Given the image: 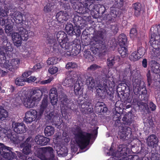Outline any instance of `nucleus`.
<instances>
[{
  "mask_svg": "<svg viewBox=\"0 0 160 160\" xmlns=\"http://www.w3.org/2000/svg\"><path fill=\"white\" fill-rule=\"evenodd\" d=\"M88 86V88L92 90L95 87V82L91 75L86 74L78 78L74 84V91L75 95L78 97V104L80 108L81 112L84 114L92 113L93 112V108L91 103V99H88L86 100L83 103H81L82 101L79 99L82 96L83 94V88L84 82Z\"/></svg>",
  "mask_w": 160,
  "mask_h": 160,
  "instance_id": "1",
  "label": "nucleus"
},
{
  "mask_svg": "<svg viewBox=\"0 0 160 160\" xmlns=\"http://www.w3.org/2000/svg\"><path fill=\"white\" fill-rule=\"evenodd\" d=\"M107 36L106 30L102 28L95 32L90 42L92 46L91 50L94 54L99 55L105 52L107 48L106 41Z\"/></svg>",
  "mask_w": 160,
  "mask_h": 160,
  "instance_id": "2",
  "label": "nucleus"
},
{
  "mask_svg": "<svg viewBox=\"0 0 160 160\" xmlns=\"http://www.w3.org/2000/svg\"><path fill=\"white\" fill-rule=\"evenodd\" d=\"M73 134L76 143H71V147L72 152H74L78 151V147L82 149L86 148L89 145L92 136V133L83 131L79 126L76 128Z\"/></svg>",
  "mask_w": 160,
  "mask_h": 160,
  "instance_id": "3",
  "label": "nucleus"
},
{
  "mask_svg": "<svg viewBox=\"0 0 160 160\" xmlns=\"http://www.w3.org/2000/svg\"><path fill=\"white\" fill-rule=\"evenodd\" d=\"M56 37L58 42L52 37H48L46 42L50 48V50L53 51L56 55L59 51L64 48L68 44L69 40L67 35L62 31H58L56 34Z\"/></svg>",
  "mask_w": 160,
  "mask_h": 160,
  "instance_id": "4",
  "label": "nucleus"
},
{
  "mask_svg": "<svg viewBox=\"0 0 160 160\" xmlns=\"http://www.w3.org/2000/svg\"><path fill=\"white\" fill-rule=\"evenodd\" d=\"M81 46L80 41L76 39L73 41V45H69L68 43L64 48L56 55L61 57H69L71 56H75L78 55L80 52Z\"/></svg>",
  "mask_w": 160,
  "mask_h": 160,
  "instance_id": "5",
  "label": "nucleus"
},
{
  "mask_svg": "<svg viewBox=\"0 0 160 160\" xmlns=\"http://www.w3.org/2000/svg\"><path fill=\"white\" fill-rule=\"evenodd\" d=\"M18 33L14 32L12 37L14 45L17 47L20 46L22 43V40L26 41L29 38L28 31L22 27H17Z\"/></svg>",
  "mask_w": 160,
  "mask_h": 160,
  "instance_id": "6",
  "label": "nucleus"
},
{
  "mask_svg": "<svg viewBox=\"0 0 160 160\" xmlns=\"http://www.w3.org/2000/svg\"><path fill=\"white\" fill-rule=\"evenodd\" d=\"M54 150L50 146L41 148L37 151L38 157L42 160H52L54 157Z\"/></svg>",
  "mask_w": 160,
  "mask_h": 160,
  "instance_id": "7",
  "label": "nucleus"
},
{
  "mask_svg": "<svg viewBox=\"0 0 160 160\" xmlns=\"http://www.w3.org/2000/svg\"><path fill=\"white\" fill-rule=\"evenodd\" d=\"M113 114L114 115L113 116V120L115 121V124L116 126H120V124L121 123L120 119L121 118H122V123L124 124L129 125L132 121L131 117H129L127 115L123 114L122 112H119L116 111L115 112H113Z\"/></svg>",
  "mask_w": 160,
  "mask_h": 160,
  "instance_id": "8",
  "label": "nucleus"
},
{
  "mask_svg": "<svg viewBox=\"0 0 160 160\" xmlns=\"http://www.w3.org/2000/svg\"><path fill=\"white\" fill-rule=\"evenodd\" d=\"M131 76L133 77V88L137 89L138 91L141 88L144 86L145 83L143 81H141L140 79L141 76L139 72L137 70L131 72Z\"/></svg>",
  "mask_w": 160,
  "mask_h": 160,
  "instance_id": "9",
  "label": "nucleus"
},
{
  "mask_svg": "<svg viewBox=\"0 0 160 160\" xmlns=\"http://www.w3.org/2000/svg\"><path fill=\"white\" fill-rule=\"evenodd\" d=\"M2 39L3 42L7 43L6 46L3 47L1 49L0 53L2 56L3 60L6 58V55L8 56V54H11L12 52L13 51V48H12V44L10 42H8V39L6 36H2Z\"/></svg>",
  "mask_w": 160,
  "mask_h": 160,
  "instance_id": "10",
  "label": "nucleus"
},
{
  "mask_svg": "<svg viewBox=\"0 0 160 160\" xmlns=\"http://www.w3.org/2000/svg\"><path fill=\"white\" fill-rule=\"evenodd\" d=\"M38 117L39 115L36 110L30 109L26 112L24 120L26 123H31L33 121L40 120L41 118H39Z\"/></svg>",
  "mask_w": 160,
  "mask_h": 160,
  "instance_id": "11",
  "label": "nucleus"
},
{
  "mask_svg": "<svg viewBox=\"0 0 160 160\" xmlns=\"http://www.w3.org/2000/svg\"><path fill=\"white\" fill-rule=\"evenodd\" d=\"M111 152H112L113 156V159L112 160H116L118 158H122L126 156L128 154L127 148L126 147L122 145H120L117 151L114 152L112 151L111 148Z\"/></svg>",
  "mask_w": 160,
  "mask_h": 160,
  "instance_id": "12",
  "label": "nucleus"
},
{
  "mask_svg": "<svg viewBox=\"0 0 160 160\" xmlns=\"http://www.w3.org/2000/svg\"><path fill=\"white\" fill-rule=\"evenodd\" d=\"M70 2L72 4V6L74 10L77 13L82 14L87 13L85 3L83 4L77 0H70Z\"/></svg>",
  "mask_w": 160,
  "mask_h": 160,
  "instance_id": "13",
  "label": "nucleus"
},
{
  "mask_svg": "<svg viewBox=\"0 0 160 160\" xmlns=\"http://www.w3.org/2000/svg\"><path fill=\"white\" fill-rule=\"evenodd\" d=\"M1 147L0 148V154L5 159L8 160H12L14 157L15 153L10 150L9 147L5 146L3 144H1Z\"/></svg>",
  "mask_w": 160,
  "mask_h": 160,
  "instance_id": "14",
  "label": "nucleus"
},
{
  "mask_svg": "<svg viewBox=\"0 0 160 160\" xmlns=\"http://www.w3.org/2000/svg\"><path fill=\"white\" fill-rule=\"evenodd\" d=\"M20 60L19 59H12L9 62V61H6L4 63V66L8 70L12 72H14L19 65Z\"/></svg>",
  "mask_w": 160,
  "mask_h": 160,
  "instance_id": "15",
  "label": "nucleus"
},
{
  "mask_svg": "<svg viewBox=\"0 0 160 160\" xmlns=\"http://www.w3.org/2000/svg\"><path fill=\"white\" fill-rule=\"evenodd\" d=\"M47 91V89L46 88L36 87L32 89L31 96L39 102L41 100L43 93Z\"/></svg>",
  "mask_w": 160,
  "mask_h": 160,
  "instance_id": "16",
  "label": "nucleus"
},
{
  "mask_svg": "<svg viewBox=\"0 0 160 160\" xmlns=\"http://www.w3.org/2000/svg\"><path fill=\"white\" fill-rule=\"evenodd\" d=\"M159 37L156 36L154 38V35H152L151 38L150 42L152 46L156 49L155 53L157 57L160 56V40H158Z\"/></svg>",
  "mask_w": 160,
  "mask_h": 160,
  "instance_id": "17",
  "label": "nucleus"
},
{
  "mask_svg": "<svg viewBox=\"0 0 160 160\" xmlns=\"http://www.w3.org/2000/svg\"><path fill=\"white\" fill-rule=\"evenodd\" d=\"M12 128L17 133L23 134L26 132L27 129L25 125L23 122H13Z\"/></svg>",
  "mask_w": 160,
  "mask_h": 160,
  "instance_id": "18",
  "label": "nucleus"
},
{
  "mask_svg": "<svg viewBox=\"0 0 160 160\" xmlns=\"http://www.w3.org/2000/svg\"><path fill=\"white\" fill-rule=\"evenodd\" d=\"M48 96L47 95H44V97L42 101L41 104L40 106L38 112V114L39 115V118H41L43 115L44 112H46L47 108L48 106Z\"/></svg>",
  "mask_w": 160,
  "mask_h": 160,
  "instance_id": "19",
  "label": "nucleus"
},
{
  "mask_svg": "<svg viewBox=\"0 0 160 160\" xmlns=\"http://www.w3.org/2000/svg\"><path fill=\"white\" fill-rule=\"evenodd\" d=\"M158 140L156 135L152 134L148 136L146 139L148 146L151 148L156 147L158 145Z\"/></svg>",
  "mask_w": 160,
  "mask_h": 160,
  "instance_id": "20",
  "label": "nucleus"
},
{
  "mask_svg": "<svg viewBox=\"0 0 160 160\" xmlns=\"http://www.w3.org/2000/svg\"><path fill=\"white\" fill-rule=\"evenodd\" d=\"M38 102L32 96L28 97L25 99L23 104L27 108H31L37 106Z\"/></svg>",
  "mask_w": 160,
  "mask_h": 160,
  "instance_id": "21",
  "label": "nucleus"
},
{
  "mask_svg": "<svg viewBox=\"0 0 160 160\" xmlns=\"http://www.w3.org/2000/svg\"><path fill=\"white\" fill-rule=\"evenodd\" d=\"M69 13L66 11H60L57 13L56 18L60 23H63L65 21H67L69 18Z\"/></svg>",
  "mask_w": 160,
  "mask_h": 160,
  "instance_id": "22",
  "label": "nucleus"
},
{
  "mask_svg": "<svg viewBox=\"0 0 160 160\" xmlns=\"http://www.w3.org/2000/svg\"><path fill=\"white\" fill-rule=\"evenodd\" d=\"M95 110L97 114L102 115L107 112L108 108L104 103L98 101L96 104Z\"/></svg>",
  "mask_w": 160,
  "mask_h": 160,
  "instance_id": "23",
  "label": "nucleus"
},
{
  "mask_svg": "<svg viewBox=\"0 0 160 160\" xmlns=\"http://www.w3.org/2000/svg\"><path fill=\"white\" fill-rule=\"evenodd\" d=\"M35 140L38 144L41 146L48 145L50 141L49 138L40 135H38L36 136Z\"/></svg>",
  "mask_w": 160,
  "mask_h": 160,
  "instance_id": "24",
  "label": "nucleus"
},
{
  "mask_svg": "<svg viewBox=\"0 0 160 160\" xmlns=\"http://www.w3.org/2000/svg\"><path fill=\"white\" fill-rule=\"evenodd\" d=\"M85 6L86 7V10L87 13L89 11L91 12L92 15L94 17L95 15V10L97 8V4L95 5L92 2V0H88L85 2Z\"/></svg>",
  "mask_w": 160,
  "mask_h": 160,
  "instance_id": "25",
  "label": "nucleus"
},
{
  "mask_svg": "<svg viewBox=\"0 0 160 160\" xmlns=\"http://www.w3.org/2000/svg\"><path fill=\"white\" fill-rule=\"evenodd\" d=\"M10 15L17 24H20L22 25L23 23L22 18L23 14L20 12H14L13 13H10Z\"/></svg>",
  "mask_w": 160,
  "mask_h": 160,
  "instance_id": "26",
  "label": "nucleus"
},
{
  "mask_svg": "<svg viewBox=\"0 0 160 160\" xmlns=\"http://www.w3.org/2000/svg\"><path fill=\"white\" fill-rule=\"evenodd\" d=\"M48 1L43 8V11L45 13H48L54 11L56 3V0H48Z\"/></svg>",
  "mask_w": 160,
  "mask_h": 160,
  "instance_id": "27",
  "label": "nucleus"
},
{
  "mask_svg": "<svg viewBox=\"0 0 160 160\" xmlns=\"http://www.w3.org/2000/svg\"><path fill=\"white\" fill-rule=\"evenodd\" d=\"M121 129V131H119L118 134L121 138L125 139L129 134L130 135L131 134V129L129 127H119V129Z\"/></svg>",
  "mask_w": 160,
  "mask_h": 160,
  "instance_id": "28",
  "label": "nucleus"
},
{
  "mask_svg": "<svg viewBox=\"0 0 160 160\" xmlns=\"http://www.w3.org/2000/svg\"><path fill=\"white\" fill-rule=\"evenodd\" d=\"M8 13L6 11L0 8V23L2 26L8 22Z\"/></svg>",
  "mask_w": 160,
  "mask_h": 160,
  "instance_id": "29",
  "label": "nucleus"
},
{
  "mask_svg": "<svg viewBox=\"0 0 160 160\" xmlns=\"http://www.w3.org/2000/svg\"><path fill=\"white\" fill-rule=\"evenodd\" d=\"M132 7L134 10V15L136 17L139 16L143 12L141 4L140 3H134L133 4Z\"/></svg>",
  "mask_w": 160,
  "mask_h": 160,
  "instance_id": "30",
  "label": "nucleus"
},
{
  "mask_svg": "<svg viewBox=\"0 0 160 160\" xmlns=\"http://www.w3.org/2000/svg\"><path fill=\"white\" fill-rule=\"evenodd\" d=\"M105 11V8L103 5H102L100 4H97V8L95 11V15L93 17L97 18L100 16V15L103 14Z\"/></svg>",
  "mask_w": 160,
  "mask_h": 160,
  "instance_id": "31",
  "label": "nucleus"
},
{
  "mask_svg": "<svg viewBox=\"0 0 160 160\" xmlns=\"http://www.w3.org/2000/svg\"><path fill=\"white\" fill-rule=\"evenodd\" d=\"M20 147L22 148V152L26 155H28L32 152V146L29 144L21 143L20 144Z\"/></svg>",
  "mask_w": 160,
  "mask_h": 160,
  "instance_id": "32",
  "label": "nucleus"
},
{
  "mask_svg": "<svg viewBox=\"0 0 160 160\" xmlns=\"http://www.w3.org/2000/svg\"><path fill=\"white\" fill-rule=\"evenodd\" d=\"M118 41L119 46H126L127 44V38L124 34H121L118 36Z\"/></svg>",
  "mask_w": 160,
  "mask_h": 160,
  "instance_id": "33",
  "label": "nucleus"
},
{
  "mask_svg": "<svg viewBox=\"0 0 160 160\" xmlns=\"http://www.w3.org/2000/svg\"><path fill=\"white\" fill-rule=\"evenodd\" d=\"M132 103L133 105H137L140 109L142 110H144L146 109L148 106L147 104L145 103L142 102L140 100H138L136 99H133L132 102Z\"/></svg>",
  "mask_w": 160,
  "mask_h": 160,
  "instance_id": "34",
  "label": "nucleus"
},
{
  "mask_svg": "<svg viewBox=\"0 0 160 160\" xmlns=\"http://www.w3.org/2000/svg\"><path fill=\"white\" fill-rule=\"evenodd\" d=\"M54 128L51 126H47L44 130L45 135L47 137L52 136L54 133Z\"/></svg>",
  "mask_w": 160,
  "mask_h": 160,
  "instance_id": "35",
  "label": "nucleus"
},
{
  "mask_svg": "<svg viewBox=\"0 0 160 160\" xmlns=\"http://www.w3.org/2000/svg\"><path fill=\"white\" fill-rule=\"evenodd\" d=\"M124 3V0H112L111 1V5L112 4V7L118 8L122 7Z\"/></svg>",
  "mask_w": 160,
  "mask_h": 160,
  "instance_id": "36",
  "label": "nucleus"
},
{
  "mask_svg": "<svg viewBox=\"0 0 160 160\" xmlns=\"http://www.w3.org/2000/svg\"><path fill=\"white\" fill-rule=\"evenodd\" d=\"M125 46H119L118 49V52L122 58L126 57L128 54V49Z\"/></svg>",
  "mask_w": 160,
  "mask_h": 160,
  "instance_id": "37",
  "label": "nucleus"
},
{
  "mask_svg": "<svg viewBox=\"0 0 160 160\" xmlns=\"http://www.w3.org/2000/svg\"><path fill=\"white\" fill-rule=\"evenodd\" d=\"M110 59L108 58L107 59V65L105 66L103 68L102 72L103 73L104 76L106 78H109L110 77L108 74L109 72V69H110Z\"/></svg>",
  "mask_w": 160,
  "mask_h": 160,
  "instance_id": "38",
  "label": "nucleus"
},
{
  "mask_svg": "<svg viewBox=\"0 0 160 160\" xmlns=\"http://www.w3.org/2000/svg\"><path fill=\"white\" fill-rule=\"evenodd\" d=\"M74 28L75 27L71 23H68L66 25L65 30L69 35L72 36L74 34Z\"/></svg>",
  "mask_w": 160,
  "mask_h": 160,
  "instance_id": "39",
  "label": "nucleus"
},
{
  "mask_svg": "<svg viewBox=\"0 0 160 160\" xmlns=\"http://www.w3.org/2000/svg\"><path fill=\"white\" fill-rule=\"evenodd\" d=\"M97 94L96 95V98H98V100H100V99H102L104 98L106 95V92L104 90L98 88L97 89Z\"/></svg>",
  "mask_w": 160,
  "mask_h": 160,
  "instance_id": "40",
  "label": "nucleus"
},
{
  "mask_svg": "<svg viewBox=\"0 0 160 160\" xmlns=\"http://www.w3.org/2000/svg\"><path fill=\"white\" fill-rule=\"evenodd\" d=\"M151 68V70L154 73H159L160 72V64L156 62H154Z\"/></svg>",
  "mask_w": 160,
  "mask_h": 160,
  "instance_id": "41",
  "label": "nucleus"
},
{
  "mask_svg": "<svg viewBox=\"0 0 160 160\" xmlns=\"http://www.w3.org/2000/svg\"><path fill=\"white\" fill-rule=\"evenodd\" d=\"M73 22L77 26L80 27L82 26V24L83 22L82 18L78 15L75 16L73 18Z\"/></svg>",
  "mask_w": 160,
  "mask_h": 160,
  "instance_id": "42",
  "label": "nucleus"
},
{
  "mask_svg": "<svg viewBox=\"0 0 160 160\" xmlns=\"http://www.w3.org/2000/svg\"><path fill=\"white\" fill-rule=\"evenodd\" d=\"M8 116V111L2 106H0V120H3Z\"/></svg>",
  "mask_w": 160,
  "mask_h": 160,
  "instance_id": "43",
  "label": "nucleus"
},
{
  "mask_svg": "<svg viewBox=\"0 0 160 160\" xmlns=\"http://www.w3.org/2000/svg\"><path fill=\"white\" fill-rule=\"evenodd\" d=\"M26 80L22 76L17 77L15 80V83L17 86H22L25 84Z\"/></svg>",
  "mask_w": 160,
  "mask_h": 160,
  "instance_id": "44",
  "label": "nucleus"
},
{
  "mask_svg": "<svg viewBox=\"0 0 160 160\" xmlns=\"http://www.w3.org/2000/svg\"><path fill=\"white\" fill-rule=\"evenodd\" d=\"M52 122L53 125H54L57 128L59 129L61 128L60 126L62 124V120L60 119V117L56 116L52 120Z\"/></svg>",
  "mask_w": 160,
  "mask_h": 160,
  "instance_id": "45",
  "label": "nucleus"
},
{
  "mask_svg": "<svg viewBox=\"0 0 160 160\" xmlns=\"http://www.w3.org/2000/svg\"><path fill=\"white\" fill-rule=\"evenodd\" d=\"M58 58L56 57H52L49 58L47 60V62L49 65L55 64L58 62Z\"/></svg>",
  "mask_w": 160,
  "mask_h": 160,
  "instance_id": "46",
  "label": "nucleus"
},
{
  "mask_svg": "<svg viewBox=\"0 0 160 160\" xmlns=\"http://www.w3.org/2000/svg\"><path fill=\"white\" fill-rule=\"evenodd\" d=\"M84 57L89 62L93 61L94 60V58L93 55L91 54V52L89 51L84 52Z\"/></svg>",
  "mask_w": 160,
  "mask_h": 160,
  "instance_id": "47",
  "label": "nucleus"
},
{
  "mask_svg": "<svg viewBox=\"0 0 160 160\" xmlns=\"http://www.w3.org/2000/svg\"><path fill=\"white\" fill-rule=\"evenodd\" d=\"M141 58V57L139 55L136 51L132 52L129 57L130 60L133 61H136Z\"/></svg>",
  "mask_w": 160,
  "mask_h": 160,
  "instance_id": "48",
  "label": "nucleus"
},
{
  "mask_svg": "<svg viewBox=\"0 0 160 160\" xmlns=\"http://www.w3.org/2000/svg\"><path fill=\"white\" fill-rule=\"evenodd\" d=\"M58 97L57 91L56 88H52L49 92L50 99H52Z\"/></svg>",
  "mask_w": 160,
  "mask_h": 160,
  "instance_id": "49",
  "label": "nucleus"
},
{
  "mask_svg": "<svg viewBox=\"0 0 160 160\" xmlns=\"http://www.w3.org/2000/svg\"><path fill=\"white\" fill-rule=\"evenodd\" d=\"M13 27L11 24H8L6 26L5 32L8 35H12V33H12L13 30Z\"/></svg>",
  "mask_w": 160,
  "mask_h": 160,
  "instance_id": "50",
  "label": "nucleus"
},
{
  "mask_svg": "<svg viewBox=\"0 0 160 160\" xmlns=\"http://www.w3.org/2000/svg\"><path fill=\"white\" fill-rule=\"evenodd\" d=\"M78 67L77 64L74 62H68L65 66L66 69L68 70L71 69H74L77 68Z\"/></svg>",
  "mask_w": 160,
  "mask_h": 160,
  "instance_id": "51",
  "label": "nucleus"
},
{
  "mask_svg": "<svg viewBox=\"0 0 160 160\" xmlns=\"http://www.w3.org/2000/svg\"><path fill=\"white\" fill-rule=\"evenodd\" d=\"M61 5L62 8L66 10L65 11L69 13L71 12V11L72 9L71 7L69 2L63 3L61 4Z\"/></svg>",
  "mask_w": 160,
  "mask_h": 160,
  "instance_id": "52",
  "label": "nucleus"
},
{
  "mask_svg": "<svg viewBox=\"0 0 160 160\" xmlns=\"http://www.w3.org/2000/svg\"><path fill=\"white\" fill-rule=\"evenodd\" d=\"M118 30V27L116 24L111 25V34L115 35Z\"/></svg>",
  "mask_w": 160,
  "mask_h": 160,
  "instance_id": "53",
  "label": "nucleus"
},
{
  "mask_svg": "<svg viewBox=\"0 0 160 160\" xmlns=\"http://www.w3.org/2000/svg\"><path fill=\"white\" fill-rule=\"evenodd\" d=\"M100 68V66L96 64H94L88 67L87 69V71L89 72H93Z\"/></svg>",
  "mask_w": 160,
  "mask_h": 160,
  "instance_id": "54",
  "label": "nucleus"
},
{
  "mask_svg": "<svg viewBox=\"0 0 160 160\" xmlns=\"http://www.w3.org/2000/svg\"><path fill=\"white\" fill-rule=\"evenodd\" d=\"M66 74L69 79H73L76 76V72L72 71H68L66 72Z\"/></svg>",
  "mask_w": 160,
  "mask_h": 160,
  "instance_id": "55",
  "label": "nucleus"
},
{
  "mask_svg": "<svg viewBox=\"0 0 160 160\" xmlns=\"http://www.w3.org/2000/svg\"><path fill=\"white\" fill-rule=\"evenodd\" d=\"M139 157L137 156L134 157L129 156L128 157H124L122 158H118L116 160H139Z\"/></svg>",
  "mask_w": 160,
  "mask_h": 160,
  "instance_id": "56",
  "label": "nucleus"
},
{
  "mask_svg": "<svg viewBox=\"0 0 160 160\" xmlns=\"http://www.w3.org/2000/svg\"><path fill=\"white\" fill-rule=\"evenodd\" d=\"M139 157L137 156L134 157L129 156L128 157H124L122 158H118L116 160H139Z\"/></svg>",
  "mask_w": 160,
  "mask_h": 160,
  "instance_id": "57",
  "label": "nucleus"
},
{
  "mask_svg": "<svg viewBox=\"0 0 160 160\" xmlns=\"http://www.w3.org/2000/svg\"><path fill=\"white\" fill-rule=\"evenodd\" d=\"M54 112L53 111H50L49 112L48 111L47 112H46V113H45V115L46 116V118H47V119L49 120H53V118H54L56 116L54 115Z\"/></svg>",
  "mask_w": 160,
  "mask_h": 160,
  "instance_id": "58",
  "label": "nucleus"
},
{
  "mask_svg": "<svg viewBox=\"0 0 160 160\" xmlns=\"http://www.w3.org/2000/svg\"><path fill=\"white\" fill-rule=\"evenodd\" d=\"M49 73L51 74H54L58 71V68L56 67L51 66L48 69Z\"/></svg>",
  "mask_w": 160,
  "mask_h": 160,
  "instance_id": "59",
  "label": "nucleus"
},
{
  "mask_svg": "<svg viewBox=\"0 0 160 160\" xmlns=\"http://www.w3.org/2000/svg\"><path fill=\"white\" fill-rule=\"evenodd\" d=\"M137 34V32L136 28H132L130 31V36L131 38H133Z\"/></svg>",
  "mask_w": 160,
  "mask_h": 160,
  "instance_id": "60",
  "label": "nucleus"
},
{
  "mask_svg": "<svg viewBox=\"0 0 160 160\" xmlns=\"http://www.w3.org/2000/svg\"><path fill=\"white\" fill-rule=\"evenodd\" d=\"M63 97L61 98V102L63 105H66L68 103V99L66 95H63Z\"/></svg>",
  "mask_w": 160,
  "mask_h": 160,
  "instance_id": "61",
  "label": "nucleus"
},
{
  "mask_svg": "<svg viewBox=\"0 0 160 160\" xmlns=\"http://www.w3.org/2000/svg\"><path fill=\"white\" fill-rule=\"evenodd\" d=\"M137 52L139 56L141 57L144 55L145 53V49L142 47H140L138 48Z\"/></svg>",
  "mask_w": 160,
  "mask_h": 160,
  "instance_id": "62",
  "label": "nucleus"
},
{
  "mask_svg": "<svg viewBox=\"0 0 160 160\" xmlns=\"http://www.w3.org/2000/svg\"><path fill=\"white\" fill-rule=\"evenodd\" d=\"M18 133L15 132V133L12 134V133H11L10 139L13 142L17 141L18 138Z\"/></svg>",
  "mask_w": 160,
  "mask_h": 160,
  "instance_id": "63",
  "label": "nucleus"
},
{
  "mask_svg": "<svg viewBox=\"0 0 160 160\" xmlns=\"http://www.w3.org/2000/svg\"><path fill=\"white\" fill-rule=\"evenodd\" d=\"M151 160H160V155L158 153L152 154Z\"/></svg>",
  "mask_w": 160,
  "mask_h": 160,
  "instance_id": "64",
  "label": "nucleus"
}]
</instances>
